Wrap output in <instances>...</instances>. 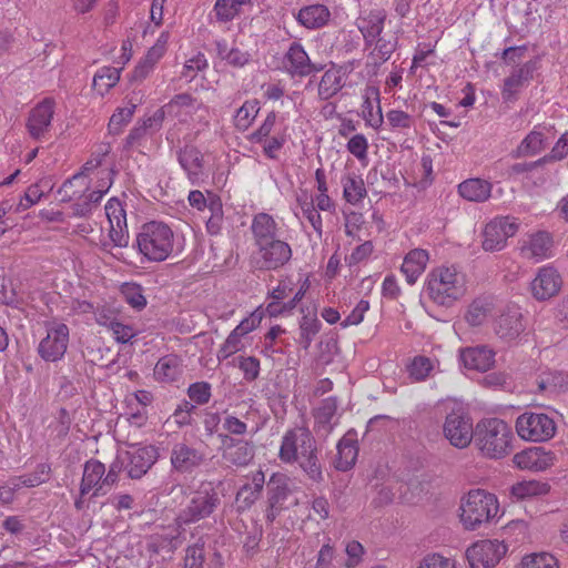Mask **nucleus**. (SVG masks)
I'll use <instances>...</instances> for the list:
<instances>
[{
    "mask_svg": "<svg viewBox=\"0 0 568 568\" xmlns=\"http://www.w3.org/2000/svg\"><path fill=\"white\" fill-rule=\"evenodd\" d=\"M432 369V361L425 356H416L408 366L409 375L416 381L425 379Z\"/></svg>",
    "mask_w": 568,
    "mask_h": 568,
    "instance_id": "obj_50",
    "label": "nucleus"
},
{
    "mask_svg": "<svg viewBox=\"0 0 568 568\" xmlns=\"http://www.w3.org/2000/svg\"><path fill=\"white\" fill-rule=\"evenodd\" d=\"M519 227L517 219L510 216L496 217L486 224L483 248L487 252L500 251L506 246L507 239L514 236Z\"/></svg>",
    "mask_w": 568,
    "mask_h": 568,
    "instance_id": "obj_12",
    "label": "nucleus"
},
{
    "mask_svg": "<svg viewBox=\"0 0 568 568\" xmlns=\"http://www.w3.org/2000/svg\"><path fill=\"white\" fill-rule=\"evenodd\" d=\"M458 193L470 202H485L491 193V184L481 179H468L458 185Z\"/></svg>",
    "mask_w": 568,
    "mask_h": 568,
    "instance_id": "obj_32",
    "label": "nucleus"
},
{
    "mask_svg": "<svg viewBox=\"0 0 568 568\" xmlns=\"http://www.w3.org/2000/svg\"><path fill=\"white\" fill-rule=\"evenodd\" d=\"M373 248L374 246L371 241H366L363 244L355 247L348 257L349 265L358 264L362 261L366 260L373 253Z\"/></svg>",
    "mask_w": 568,
    "mask_h": 568,
    "instance_id": "obj_64",
    "label": "nucleus"
},
{
    "mask_svg": "<svg viewBox=\"0 0 568 568\" xmlns=\"http://www.w3.org/2000/svg\"><path fill=\"white\" fill-rule=\"evenodd\" d=\"M120 72L121 69L114 67L101 68L93 77V89L100 95H104L119 82Z\"/></svg>",
    "mask_w": 568,
    "mask_h": 568,
    "instance_id": "obj_40",
    "label": "nucleus"
},
{
    "mask_svg": "<svg viewBox=\"0 0 568 568\" xmlns=\"http://www.w3.org/2000/svg\"><path fill=\"white\" fill-rule=\"evenodd\" d=\"M368 301L361 300L351 314L342 322L343 327L358 325L364 320V314L368 311Z\"/></svg>",
    "mask_w": 568,
    "mask_h": 568,
    "instance_id": "obj_60",
    "label": "nucleus"
},
{
    "mask_svg": "<svg viewBox=\"0 0 568 568\" xmlns=\"http://www.w3.org/2000/svg\"><path fill=\"white\" fill-rule=\"evenodd\" d=\"M552 244L551 235L546 231H539L523 242L520 254L523 257L537 263L551 256Z\"/></svg>",
    "mask_w": 568,
    "mask_h": 568,
    "instance_id": "obj_21",
    "label": "nucleus"
},
{
    "mask_svg": "<svg viewBox=\"0 0 568 568\" xmlns=\"http://www.w3.org/2000/svg\"><path fill=\"white\" fill-rule=\"evenodd\" d=\"M108 153L105 150L93 155L84 163L81 172L67 180L58 190L62 202H74V215L90 214L112 186L114 171Z\"/></svg>",
    "mask_w": 568,
    "mask_h": 568,
    "instance_id": "obj_1",
    "label": "nucleus"
},
{
    "mask_svg": "<svg viewBox=\"0 0 568 568\" xmlns=\"http://www.w3.org/2000/svg\"><path fill=\"white\" fill-rule=\"evenodd\" d=\"M108 329L112 333L114 339L122 344L130 342L138 334L133 326L124 324L119 320L114 321Z\"/></svg>",
    "mask_w": 568,
    "mask_h": 568,
    "instance_id": "obj_51",
    "label": "nucleus"
},
{
    "mask_svg": "<svg viewBox=\"0 0 568 568\" xmlns=\"http://www.w3.org/2000/svg\"><path fill=\"white\" fill-rule=\"evenodd\" d=\"M124 301L135 310H142L146 305V298L143 295V288L136 283H124L121 287Z\"/></svg>",
    "mask_w": 568,
    "mask_h": 568,
    "instance_id": "obj_47",
    "label": "nucleus"
},
{
    "mask_svg": "<svg viewBox=\"0 0 568 568\" xmlns=\"http://www.w3.org/2000/svg\"><path fill=\"white\" fill-rule=\"evenodd\" d=\"M193 103V98L189 93L176 94L171 101L162 108L169 115H176L178 109L181 106H190Z\"/></svg>",
    "mask_w": 568,
    "mask_h": 568,
    "instance_id": "obj_61",
    "label": "nucleus"
},
{
    "mask_svg": "<svg viewBox=\"0 0 568 568\" xmlns=\"http://www.w3.org/2000/svg\"><path fill=\"white\" fill-rule=\"evenodd\" d=\"M513 440L511 427L503 419L486 418L475 427L474 443L485 457L499 459L509 455Z\"/></svg>",
    "mask_w": 568,
    "mask_h": 568,
    "instance_id": "obj_4",
    "label": "nucleus"
},
{
    "mask_svg": "<svg viewBox=\"0 0 568 568\" xmlns=\"http://www.w3.org/2000/svg\"><path fill=\"white\" fill-rule=\"evenodd\" d=\"M507 547L498 540H479L466 551L471 568H493L506 554Z\"/></svg>",
    "mask_w": 568,
    "mask_h": 568,
    "instance_id": "obj_13",
    "label": "nucleus"
},
{
    "mask_svg": "<svg viewBox=\"0 0 568 568\" xmlns=\"http://www.w3.org/2000/svg\"><path fill=\"white\" fill-rule=\"evenodd\" d=\"M255 245L276 240L277 225L274 219L267 213H258L251 224Z\"/></svg>",
    "mask_w": 568,
    "mask_h": 568,
    "instance_id": "obj_34",
    "label": "nucleus"
},
{
    "mask_svg": "<svg viewBox=\"0 0 568 568\" xmlns=\"http://www.w3.org/2000/svg\"><path fill=\"white\" fill-rule=\"evenodd\" d=\"M303 216L311 223L313 229L321 234L322 233V217L317 210L314 207L312 202L301 203Z\"/></svg>",
    "mask_w": 568,
    "mask_h": 568,
    "instance_id": "obj_58",
    "label": "nucleus"
},
{
    "mask_svg": "<svg viewBox=\"0 0 568 568\" xmlns=\"http://www.w3.org/2000/svg\"><path fill=\"white\" fill-rule=\"evenodd\" d=\"M362 114L365 121L373 128H377L383 123V114L377 92L374 101L368 97L364 100L362 104Z\"/></svg>",
    "mask_w": 568,
    "mask_h": 568,
    "instance_id": "obj_46",
    "label": "nucleus"
},
{
    "mask_svg": "<svg viewBox=\"0 0 568 568\" xmlns=\"http://www.w3.org/2000/svg\"><path fill=\"white\" fill-rule=\"evenodd\" d=\"M143 93L141 91L132 92L128 98L126 105L116 109L109 121V131L111 133H119L123 125L129 123L138 108L143 102Z\"/></svg>",
    "mask_w": 568,
    "mask_h": 568,
    "instance_id": "obj_29",
    "label": "nucleus"
},
{
    "mask_svg": "<svg viewBox=\"0 0 568 568\" xmlns=\"http://www.w3.org/2000/svg\"><path fill=\"white\" fill-rule=\"evenodd\" d=\"M53 114L54 101L49 98H45L30 111L27 129L32 139L44 138L45 132L51 125Z\"/></svg>",
    "mask_w": 568,
    "mask_h": 568,
    "instance_id": "obj_19",
    "label": "nucleus"
},
{
    "mask_svg": "<svg viewBox=\"0 0 568 568\" xmlns=\"http://www.w3.org/2000/svg\"><path fill=\"white\" fill-rule=\"evenodd\" d=\"M178 160L192 184L203 181L215 165V156L202 151L196 144H184L178 153Z\"/></svg>",
    "mask_w": 568,
    "mask_h": 568,
    "instance_id": "obj_9",
    "label": "nucleus"
},
{
    "mask_svg": "<svg viewBox=\"0 0 568 568\" xmlns=\"http://www.w3.org/2000/svg\"><path fill=\"white\" fill-rule=\"evenodd\" d=\"M104 473L105 467L101 462L95 459L88 460L84 464L80 484L81 496L88 495L91 490H93V496H98L103 486H106V484H102Z\"/></svg>",
    "mask_w": 568,
    "mask_h": 568,
    "instance_id": "obj_23",
    "label": "nucleus"
},
{
    "mask_svg": "<svg viewBox=\"0 0 568 568\" xmlns=\"http://www.w3.org/2000/svg\"><path fill=\"white\" fill-rule=\"evenodd\" d=\"M385 20L386 13L383 10H373L359 20L358 29L364 37L366 45H372L373 41L381 36Z\"/></svg>",
    "mask_w": 568,
    "mask_h": 568,
    "instance_id": "obj_33",
    "label": "nucleus"
},
{
    "mask_svg": "<svg viewBox=\"0 0 568 568\" xmlns=\"http://www.w3.org/2000/svg\"><path fill=\"white\" fill-rule=\"evenodd\" d=\"M246 334L247 320H243L241 324L229 335L219 355L222 358L235 355L231 363L234 366H239V368L243 371L244 376L248 374V362L243 354H236L241 353L245 348L247 343Z\"/></svg>",
    "mask_w": 568,
    "mask_h": 568,
    "instance_id": "obj_17",
    "label": "nucleus"
},
{
    "mask_svg": "<svg viewBox=\"0 0 568 568\" xmlns=\"http://www.w3.org/2000/svg\"><path fill=\"white\" fill-rule=\"evenodd\" d=\"M418 568H455L454 562L438 554L427 555L419 564Z\"/></svg>",
    "mask_w": 568,
    "mask_h": 568,
    "instance_id": "obj_62",
    "label": "nucleus"
},
{
    "mask_svg": "<svg viewBox=\"0 0 568 568\" xmlns=\"http://www.w3.org/2000/svg\"><path fill=\"white\" fill-rule=\"evenodd\" d=\"M396 48V42L378 37L376 45L372 54L381 62L387 61Z\"/></svg>",
    "mask_w": 568,
    "mask_h": 568,
    "instance_id": "obj_57",
    "label": "nucleus"
},
{
    "mask_svg": "<svg viewBox=\"0 0 568 568\" xmlns=\"http://www.w3.org/2000/svg\"><path fill=\"white\" fill-rule=\"evenodd\" d=\"M204 562L203 546L194 545L186 549L185 568H201Z\"/></svg>",
    "mask_w": 568,
    "mask_h": 568,
    "instance_id": "obj_59",
    "label": "nucleus"
},
{
    "mask_svg": "<svg viewBox=\"0 0 568 568\" xmlns=\"http://www.w3.org/2000/svg\"><path fill=\"white\" fill-rule=\"evenodd\" d=\"M343 195L351 204L359 203L367 194L364 181L355 174H347L343 180Z\"/></svg>",
    "mask_w": 568,
    "mask_h": 568,
    "instance_id": "obj_39",
    "label": "nucleus"
},
{
    "mask_svg": "<svg viewBox=\"0 0 568 568\" xmlns=\"http://www.w3.org/2000/svg\"><path fill=\"white\" fill-rule=\"evenodd\" d=\"M524 329L523 315L518 307H509L496 321L495 331L501 338L513 339Z\"/></svg>",
    "mask_w": 568,
    "mask_h": 568,
    "instance_id": "obj_24",
    "label": "nucleus"
},
{
    "mask_svg": "<svg viewBox=\"0 0 568 568\" xmlns=\"http://www.w3.org/2000/svg\"><path fill=\"white\" fill-rule=\"evenodd\" d=\"M286 477L282 474H273L267 483L268 506L274 508L287 496Z\"/></svg>",
    "mask_w": 568,
    "mask_h": 568,
    "instance_id": "obj_43",
    "label": "nucleus"
},
{
    "mask_svg": "<svg viewBox=\"0 0 568 568\" xmlns=\"http://www.w3.org/2000/svg\"><path fill=\"white\" fill-rule=\"evenodd\" d=\"M203 462V455L184 443L175 444L171 453V464L180 473H190Z\"/></svg>",
    "mask_w": 568,
    "mask_h": 568,
    "instance_id": "obj_22",
    "label": "nucleus"
},
{
    "mask_svg": "<svg viewBox=\"0 0 568 568\" xmlns=\"http://www.w3.org/2000/svg\"><path fill=\"white\" fill-rule=\"evenodd\" d=\"M513 462L520 469L542 470L550 465L551 456L541 447H531L517 453Z\"/></svg>",
    "mask_w": 568,
    "mask_h": 568,
    "instance_id": "obj_27",
    "label": "nucleus"
},
{
    "mask_svg": "<svg viewBox=\"0 0 568 568\" xmlns=\"http://www.w3.org/2000/svg\"><path fill=\"white\" fill-rule=\"evenodd\" d=\"M94 318L99 325L104 326L106 328H109L110 325L118 320L115 310L109 306L98 307L94 311Z\"/></svg>",
    "mask_w": 568,
    "mask_h": 568,
    "instance_id": "obj_63",
    "label": "nucleus"
},
{
    "mask_svg": "<svg viewBox=\"0 0 568 568\" xmlns=\"http://www.w3.org/2000/svg\"><path fill=\"white\" fill-rule=\"evenodd\" d=\"M166 115L169 114L161 106L152 115L139 120L135 126L131 130L126 142L145 139L158 132L162 128Z\"/></svg>",
    "mask_w": 568,
    "mask_h": 568,
    "instance_id": "obj_28",
    "label": "nucleus"
},
{
    "mask_svg": "<svg viewBox=\"0 0 568 568\" xmlns=\"http://www.w3.org/2000/svg\"><path fill=\"white\" fill-rule=\"evenodd\" d=\"M560 287L561 277L559 273L549 266L541 267L531 282V293L538 301H546L555 296Z\"/></svg>",
    "mask_w": 568,
    "mask_h": 568,
    "instance_id": "obj_20",
    "label": "nucleus"
},
{
    "mask_svg": "<svg viewBox=\"0 0 568 568\" xmlns=\"http://www.w3.org/2000/svg\"><path fill=\"white\" fill-rule=\"evenodd\" d=\"M219 55L234 67H243L247 62V55L237 49H227L225 44L217 43Z\"/></svg>",
    "mask_w": 568,
    "mask_h": 568,
    "instance_id": "obj_52",
    "label": "nucleus"
},
{
    "mask_svg": "<svg viewBox=\"0 0 568 568\" xmlns=\"http://www.w3.org/2000/svg\"><path fill=\"white\" fill-rule=\"evenodd\" d=\"M550 486L539 480H523L511 486V495L517 499L532 498L548 494Z\"/></svg>",
    "mask_w": 568,
    "mask_h": 568,
    "instance_id": "obj_38",
    "label": "nucleus"
},
{
    "mask_svg": "<svg viewBox=\"0 0 568 568\" xmlns=\"http://www.w3.org/2000/svg\"><path fill=\"white\" fill-rule=\"evenodd\" d=\"M426 292L430 300L442 306H450L464 296V276L452 267H439L429 274Z\"/></svg>",
    "mask_w": 568,
    "mask_h": 568,
    "instance_id": "obj_7",
    "label": "nucleus"
},
{
    "mask_svg": "<svg viewBox=\"0 0 568 568\" xmlns=\"http://www.w3.org/2000/svg\"><path fill=\"white\" fill-rule=\"evenodd\" d=\"M181 373V359L176 355H166L160 358L154 367V376L161 382H173Z\"/></svg>",
    "mask_w": 568,
    "mask_h": 568,
    "instance_id": "obj_35",
    "label": "nucleus"
},
{
    "mask_svg": "<svg viewBox=\"0 0 568 568\" xmlns=\"http://www.w3.org/2000/svg\"><path fill=\"white\" fill-rule=\"evenodd\" d=\"M283 64L285 70L292 77L304 78L313 73L320 72L323 67L311 62V59L303 45L293 42L284 55Z\"/></svg>",
    "mask_w": 568,
    "mask_h": 568,
    "instance_id": "obj_18",
    "label": "nucleus"
},
{
    "mask_svg": "<svg viewBox=\"0 0 568 568\" xmlns=\"http://www.w3.org/2000/svg\"><path fill=\"white\" fill-rule=\"evenodd\" d=\"M278 457L287 464L296 463L314 483L323 480L316 440L307 428L296 427L287 430L283 436Z\"/></svg>",
    "mask_w": 568,
    "mask_h": 568,
    "instance_id": "obj_2",
    "label": "nucleus"
},
{
    "mask_svg": "<svg viewBox=\"0 0 568 568\" xmlns=\"http://www.w3.org/2000/svg\"><path fill=\"white\" fill-rule=\"evenodd\" d=\"M428 253L422 248L412 250L404 258L402 272L409 284H414L425 271L428 262Z\"/></svg>",
    "mask_w": 568,
    "mask_h": 568,
    "instance_id": "obj_31",
    "label": "nucleus"
},
{
    "mask_svg": "<svg viewBox=\"0 0 568 568\" xmlns=\"http://www.w3.org/2000/svg\"><path fill=\"white\" fill-rule=\"evenodd\" d=\"M136 245L149 261L162 262L174 252V233L164 223L150 222L138 233Z\"/></svg>",
    "mask_w": 568,
    "mask_h": 568,
    "instance_id": "obj_6",
    "label": "nucleus"
},
{
    "mask_svg": "<svg viewBox=\"0 0 568 568\" xmlns=\"http://www.w3.org/2000/svg\"><path fill=\"white\" fill-rule=\"evenodd\" d=\"M534 69V64L528 62L515 70L508 78H506L504 81L503 90L504 97L509 98L516 93L525 82L530 80L532 78Z\"/></svg>",
    "mask_w": 568,
    "mask_h": 568,
    "instance_id": "obj_37",
    "label": "nucleus"
},
{
    "mask_svg": "<svg viewBox=\"0 0 568 568\" xmlns=\"http://www.w3.org/2000/svg\"><path fill=\"white\" fill-rule=\"evenodd\" d=\"M459 509L464 528L476 530L497 516L499 504L494 494L484 489H473L462 498Z\"/></svg>",
    "mask_w": 568,
    "mask_h": 568,
    "instance_id": "obj_5",
    "label": "nucleus"
},
{
    "mask_svg": "<svg viewBox=\"0 0 568 568\" xmlns=\"http://www.w3.org/2000/svg\"><path fill=\"white\" fill-rule=\"evenodd\" d=\"M331 18V12L326 6L312 4L300 9L296 20L307 29H320L324 27Z\"/></svg>",
    "mask_w": 568,
    "mask_h": 568,
    "instance_id": "obj_30",
    "label": "nucleus"
},
{
    "mask_svg": "<svg viewBox=\"0 0 568 568\" xmlns=\"http://www.w3.org/2000/svg\"><path fill=\"white\" fill-rule=\"evenodd\" d=\"M493 308L494 303L490 297L479 296L475 298L469 305L465 318L473 326L481 325L487 316L491 313Z\"/></svg>",
    "mask_w": 568,
    "mask_h": 568,
    "instance_id": "obj_36",
    "label": "nucleus"
},
{
    "mask_svg": "<svg viewBox=\"0 0 568 568\" xmlns=\"http://www.w3.org/2000/svg\"><path fill=\"white\" fill-rule=\"evenodd\" d=\"M105 215L109 224V237L115 246H125L129 241L126 214L121 202L112 197L105 204Z\"/></svg>",
    "mask_w": 568,
    "mask_h": 568,
    "instance_id": "obj_16",
    "label": "nucleus"
},
{
    "mask_svg": "<svg viewBox=\"0 0 568 568\" xmlns=\"http://www.w3.org/2000/svg\"><path fill=\"white\" fill-rule=\"evenodd\" d=\"M443 430L449 443L457 448L467 447L474 439L475 428L462 410H453L446 416Z\"/></svg>",
    "mask_w": 568,
    "mask_h": 568,
    "instance_id": "obj_14",
    "label": "nucleus"
},
{
    "mask_svg": "<svg viewBox=\"0 0 568 568\" xmlns=\"http://www.w3.org/2000/svg\"><path fill=\"white\" fill-rule=\"evenodd\" d=\"M209 210L211 211V216L206 221V230L210 234L216 235L220 233L223 221V213L221 205L217 202L211 201L209 203Z\"/></svg>",
    "mask_w": 568,
    "mask_h": 568,
    "instance_id": "obj_55",
    "label": "nucleus"
},
{
    "mask_svg": "<svg viewBox=\"0 0 568 568\" xmlns=\"http://www.w3.org/2000/svg\"><path fill=\"white\" fill-rule=\"evenodd\" d=\"M248 0H216L214 11L217 20L226 22L235 17L240 8Z\"/></svg>",
    "mask_w": 568,
    "mask_h": 568,
    "instance_id": "obj_48",
    "label": "nucleus"
},
{
    "mask_svg": "<svg viewBox=\"0 0 568 568\" xmlns=\"http://www.w3.org/2000/svg\"><path fill=\"white\" fill-rule=\"evenodd\" d=\"M169 36L168 33H161L154 45H152L143 58L144 61L151 63L153 67L159 62L166 51Z\"/></svg>",
    "mask_w": 568,
    "mask_h": 568,
    "instance_id": "obj_54",
    "label": "nucleus"
},
{
    "mask_svg": "<svg viewBox=\"0 0 568 568\" xmlns=\"http://www.w3.org/2000/svg\"><path fill=\"white\" fill-rule=\"evenodd\" d=\"M494 352L486 346L467 347L460 352V361L468 369L488 371L494 365Z\"/></svg>",
    "mask_w": 568,
    "mask_h": 568,
    "instance_id": "obj_25",
    "label": "nucleus"
},
{
    "mask_svg": "<svg viewBox=\"0 0 568 568\" xmlns=\"http://www.w3.org/2000/svg\"><path fill=\"white\" fill-rule=\"evenodd\" d=\"M187 394L192 402L202 405L209 402L211 397V387L204 382L194 383L189 387Z\"/></svg>",
    "mask_w": 568,
    "mask_h": 568,
    "instance_id": "obj_56",
    "label": "nucleus"
},
{
    "mask_svg": "<svg viewBox=\"0 0 568 568\" xmlns=\"http://www.w3.org/2000/svg\"><path fill=\"white\" fill-rule=\"evenodd\" d=\"M567 155H568V144H555L549 154L538 159L535 162L529 163L527 165V168H525L521 164H517V165H515L514 169L517 172H520L525 169L531 170V169L537 168L545 163H549L552 161H560V160L565 159Z\"/></svg>",
    "mask_w": 568,
    "mask_h": 568,
    "instance_id": "obj_49",
    "label": "nucleus"
},
{
    "mask_svg": "<svg viewBox=\"0 0 568 568\" xmlns=\"http://www.w3.org/2000/svg\"><path fill=\"white\" fill-rule=\"evenodd\" d=\"M182 501L175 517L178 527L195 524L210 517L221 500L213 481H201L196 485L181 487Z\"/></svg>",
    "mask_w": 568,
    "mask_h": 568,
    "instance_id": "obj_3",
    "label": "nucleus"
},
{
    "mask_svg": "<svg viewBox=\"0 0 568 568\" xmlns=\"http://www.w3.org/2000/svg\"><path fill=\"white\" fill-rule=\"evenodd\" d=\"M358 455L357 439L354 432L346 433L337 444V456L334 460L335 468L341 471L351 469Z\"/></svg>",
    "mask_w": 568,
    "mask_h": 568,
    "instance_id": "obj_26",
    "label": "nucleus"
},
{
    "mask_svg": "<svg viewBox=\"0 0 568 568\" xmlns=\"http://www.w3.org/2000/svg\"><path fill=\"white\" fill-rule=\"evenodd\" d=\"M158 459V450L153 446L132 445L121 457V463L131 478L138 479L148 473Z\"/></svg>",
    "mask_w": 568,
    "mask_h": 568,
    "instance_id": "obj_15",
    "label": "nucleus"
},
{
    "mask_svg": "<svg viewBox=\"0 0 568 568\" xmlns=\"http://www.w3.org/2000/svg\"><path fill=\"white\" fill-rule=\"evenodd\" d=\"M523 568H558V564L552 555L539 554L525 558Z\"/></svg>",
    "mask_w": 568,
    "mask_h": 568,
    "instance_id": "obj_53",
    "label": "nucleus"
},
{
    "mask_svg": "<svg viewBox=\"0 0 568 568\" xmlns=\"http://www.w3.org/2000/svg\"><path fill=\"white\" fill-rule=\"evenodd\" d=\"M519 437L529 442H546L556 432L555 422L542 413H524L516 420Z\"/></svg>",
    "mask_w": 568,
    "mask_h": 568,
    "instance_id": "obj_10",
    "label": "nucleus"
},
{
    "mask_svg": "<svg viewBox=\"0 0 568 568\" xmlns=\"http://www.w3.org/2000/svg\"><path fill=\"white\" fill-rule=\"evenodd\" d=\"M44 336L37 346L38 355L48 363H57L64 358L69 342L70 329L60 321H48L44 324Z\"/></svg>",
    "mask_w": 568,
    "mask_h": 568,
    "instance_id": "obj_8",
    "label": "nucleus"
},
{
    "mask_svg": "<svg viewBox=\"0 0 568 568\" xmlns=\"http://www.w3.org/2000/svg\"><path fill=\"white\" fill-rule=\"evenodd\" d=\"M51 189L52 186L47 180H41L30 185L20 199L17 211L22 212L36 205L44 196L45 190L50 191Z\"/></svg>",
    "mask_w": 568,
    "mask_h": 568,
    "instance_id": "obj_42",
    "label": "nucleus"
},
{
    "mask_svg": "<svg viewBox=\"0 0 568 568\" xmlns=\"http://www.w3.org/2000/svg\"><path fill=\"white\" fill-rule=\"evenodd\" d=\"M321 322L316 315H304L300 323L301 343L307 349L313 341V337L320 332Z\"/></svg>",
    "mask_w": 568,
    "mask_h": 568,
    "instance_id": "obj_45",
    "label": "nucleus"
},
{
    "mask_svg": "<svg viewBox=\"0 0 568 568\" xmlns=\"http://www.w3.org/2000/svg\"><path fill=\"white\" fill-rule=\"evenodd\" d=\"M343 88L342 77L338 71L327 70L318 84V94L322 99L328 100Z\"/></svg>",
    "mask_w": 568,
    "mask_h": 568,
    "instance_id": "obj_44",
    "label": "nucleus"
},
{
    "mask_svg": "<svg viewBox=\"0 0 568 568\" xmlns=\"http://www.w3.org/2000/svg\"><path fill=\"white\" fill-rule=\"evenodd\" d=\"M252 255V264L258 270H277L285 265L292 256L291 246L282 240H272L256 244Z\"/></svg>",
    "mask_w": 568,
    "mask_h": 568,
    "instance_id": "obj_11",
    "label": "nucleus"
},
{
    "mask_svg": "<svg viewBox=\"0 0 568 568\" xmlns=\"http://www.w3.org/2000/svg\"><path fill=\"white\" fill-rule=\"evenodd\" d=\"M337 412V400L334 397H328L322 400L320 407L315 413V420L320 430L328 434L333 428L332 419Z\"/></svg>",
    "mask_w": 568,
    "mask_h": 568,
    "instance_id": "obj_41",
    "label": "nucleus"
}]
</instances>
